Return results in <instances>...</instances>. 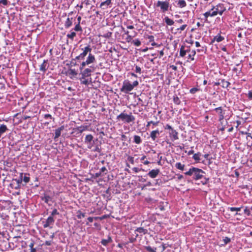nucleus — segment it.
<instances>
[{
    "mask_svg": "<svg viewBox=\"0 0 252 252\" xmlns=\"http://www.w3.org/2000/svg\"><path fill=\"white\" fill-rule=\"evenodd\" d=\"M205 172L202 169L192 167L189 171L186 172L185 174L187 176H193V179L195 180H201V183L205 185L208 182L209 179L204 177Z\"/></svg>",
    "mask_w": 252,
    "mask_h": 252,
    "instance_id": "1",
    "label": "nucleus"
},
{
    "mask_svg": "<svg viewBox=\"0 0 252 252\" xmlns=\"http://www.w3.org/2000/svg\"><path fill=\"white\" fill-rule=\"evenodd\" d=\"M139 84L137 80L134 81L131 83L128 80H125L123 82V85L120 90L121 92L127 94L133 90L134 87H137Z\"/></svg>",
    "mask_w": 252,
    "mask_h": 252,
    "instance_id": "2",
    "label": "nucleus"
},
{
    "mask_svg": "<svg viewBox=\"0 0 252 252\" xmlns=\"http://www.w3.org/2000/svg\"><path fill=\"white\" fill-rule=\"evenodd\" d=\"M88 66V67H82V64L79 66L80 74L82 76L83 78L90 77L92 73L94 72L96 69L94 65H91Z\"/></svg>",
    "mask_w": 252,
    "mask_h": 252,
    "instance_id": "3",
    "label": "nucleus"
},
{
    "mask_svg": "<svg viewBox=\"0 0 252 252\" xmlns=\"http://www.w3.org/2000/svg\"><path fill=\"white\" fill-rule=\"evenodd\" d=\"M117 119L121 120L122 122L125 123H130L135 120V117L131 113L127 114L126 113L123 112L117 116Z\"/></svg>",
    "mask_w": 252,
    "mask_h": 252,
    "instance_id": "4",
    "label": "nucleus"
},
{
    "mask_svg": "<svg viewBox=\"0 0 252 252\" xmlns=\"http://www.w3.org/2000/svg\"><path fill=\"white\" fill-rule=\"evenodd\" d=\"M164 128L165 129L169 130V135L170 138L172 141H174L179 139L178 132L176 130L173 129L170 125L167 124L165 126Z\"/></svg>",
    "mask_w": 252,
    "mask_h": 252,
    "instance_id": "5",
    "label": "nucleus"
},
{
    "mask_svg": "<svg viewBox=\"0 0 252 252\" xmlns=\"http://www.w3.org/2000/svg\"><path fill=\"white\" fill-rule=\"evenodd\" d=\"M96 62L95 56L92 53L89 54L85 61H83L80 64H82V67L90 66L91 65H94V63Z\"/></svg>",
    "mask_w": 252,
    "mask_h": 252,
    "instance_id": "6",
    "label": "nucleus"
},
{
    "mask_svg": "<svg viewBox=\"0 0 252 252\" xmlns=\"http://www.w3.org/2000/svg\"><path fill=\"white\" fill-rule=\"evenodd\" d=\"M81 50L83 51L82 53H81L80 55L77 56L75 58V59L78 60H84L85 57L87 56L88 54L91 53L92 49L90 45H88L84 48H82Z\"/></svg>",
    "mask_w": 252,
    "mask_h": 252,
    "instance_id": "7",
    "label": "nucleus"
},
{
    "mask_svg": "<svg viewBox=\"0 0 252 252\" xmlns=\"http://www.w3.org/2000/svg\"><path fill=\"white\" fill-rule=\"evenodd\" d=\"M157 6L159 7L160 8V10L162 12H165L166 11L168 10L169 6V1L167 0L165 1H158L157 3Z\"/></svg>",
    "mask_w": 252,
    "mask_h": 252,
    "instance_id": "8",
    "label": "nucleus"
},
{
    "mask_svg": "<svg viewBox=\"0 0 252 252\" xmlns=\"http://www.w3.org/2000/svg\"><path fill=\"white\" fill-rule=\"evenodd\" d=\"M215 10L217 11L218 14L220 15H222L223 12L226 10L224 6V5L222 3H219L215 6H213L211 10Z\"/></svg>",
    "mask_w": 252,
    "mask_h": 252,
    "instance_id": "9",
    "label": "nucleus"
},
{
    "mask_svg": "<svg viewBox=\"0 0 252 252\" xmlns=\"http://www.w3.org/2000/svg\"><path fill=\"white\" fill-rule=\"evenodd\" d=\"M214 111L219 115V121L221 123L224 118L225 110H223L221 107H219L215 108Z\"/></svg>",
    "mask_w": 252,
    "mask_h": 252,
    "instance_id": "10",
    "label": "nucleus"
},
{
    "mask_svg": "<svg viewBox=\"0 0 252 252\" xmlns=\"http://www.w3.org/2000/svg\"><path fill=\"white\" fill-rule=\"evenodd\" d=\"M55 222V219L53 218L52 216H49L46 220V221L43 224L44 228L50 227L52 228V227L51 225H53Z\"/></svg>",
    "mask_w": 252,
    "mask_h": 252,
    "instance_id": "11",
    "label": "nucleus"
},
{
    "mask_svg": "<svg viewBox=\"0 0 252 252\" xmlns=\"http://www.w3.org/2000/svg\"><path fill=\"white\" fill-rule=\"evenodd\" d=\"M160 170L158 169H152L148 173V175L151 178H155L158 175Z\"/></svg>",
    "mask_w": 252,
    "mask_h": 252,
    "instance_id": "12",
    "label": "nucleus"
},
{
    "mask_svg": "<svg viewBox=\"0 0 252 252\" xmlns=\"http://www.w3.org/2000/svg\"><path fill=\"white\" fill-rule=\"evenodd\" d=\"M134 232L136 235V238H137L139 235L138 233L146 234L148 233V230L143 227H138L135 230Z\"/></svg>",
    "mask_w": 252,
    "mask_h": 252,
    "instance_id": "13",
    "label": "nucleus"
},
{
    "mask_svg": "<svg viewBox=\"0 0 252 252\" xmlns=\"http://www.w3.org/2000/svg\"><path fill=\"white\" fill-rule=\"evenodd\" d=\"M159 131L158 129H156L151 131L150 133V137L153 141H155L156 139V138L159 136Z\"/></svg>",
    "mask_w": 252,
    "mask_h": 252,
    "instance_id": "14",
    "label": "nucleus"
},
{
    "mask_svg": "<svg viewBox=\"0 0 252 252\" xmlns=\"http://www.w3.org/2000/svg\"><path fill=\"white\" fill-rule=\"evenodd\" d=\"M81 84L85 85L88 86L90 83L92 82V78L88 77H84L83 78L82 76H81L80 78Z\"/></svg>",
    "mask_w": 252,
    "mask_h": 252,
    "instance_id": "15",
    "label": "nucleus"
},
{
    "mask_svg": "<svg viewBox=\"0 0 252 252\" xmlns=\"http://www.w3.org/2000/svg\"><path fill=\"white\" fill-rule=\"evenodd\" d=\"M48 68L47 60H44L43 63L41 64L39 67V70L43 72H45Z\"/></svg>",
    "mask_w": 252,
    "mask_h": 252,
    "instance_id": "16",
    "label": "nucleus"
},
{
    "mask_svg": "<svg viewBox=\"0 0 252 252\" xmlns=\"http://www.w3.org/2000/svg\"><path fill=\"white\" fill-rule=\"evenodd\" d=\"M224 38L221 36L220 34L217 35L216 36H214L213 39L211 40V43H213L215 41H217V42H220L222 41L223 40H224Z\"/></svg>",
    "mask_w": 252,
    "mask_h": 252,
    "instance_id": "17",
    "label": "nucleus"
},
{
    "mask_svg": "<svg viewBox=\"0 0 252 252\" xmlns=\"http://www.w3.org/2000/svg\"><path fill=\"white\" fill-rule=\"evenodd\" d=\"M175 2L178 7L182 8L187 6V3L185 0H177Z\"/></svg>",
    "mask_w": 252,
    "mask_h": 252,
    "instance_id": "18",
    "label": "nucleus"
},
{
    "mask_svg": "<svg viewBox=\"0 0 252 252\" xmlns=\"http://www.w3.org/2000/svg\"><path fill=\"white\" fill-rule=\"evenodd\" d=\"M64 128V127L63 126H61V127H59L58 129H56L55 130V137H54V139H56V138H58L60 135H61V131L62 130H63Z\"/></svg>",
    "mask_w": 252,
    "mask_h": 252,
    "instance_id": "19",
    "label": "nucleus"
},
{
    "mask_svg": "<svg viewBox=\"0 0 252 252\" xmlns=\"http://www.w3.org/2000/svg\"><path fill=\"white\" fill-rule=\"evenodd\" d=\"M111 3V0H106L103 2H102L100 4V7L102 9H105Z\"/></svg>",
    "mask_w": 252,
    "mask_h": 252,
    "instance_id": "20",
    "label": "nucleus"
},
{
    "mask_svg": "<svg viewBox=\"0 0 252 252\" xmlns=\"http://www.w3.org/2000/svg\"><path fill=\"white\" fill-rule=\"evenodd\" d=\"M72 24V18H70L68 17L66 19V20L64 23V27L66 29H68L71 26Z\"/></svg>",
    "mask_w": 252,
    "mask_h": 252,
    "instance_id": "21",
    "label": "nucleus"
},
{
    "mask_svg": "<svg viewBox=\"0 0 252 252\" xmlns=\"http://www.w3.org/2000/svg\"><path fill=\"white\" fill-rule=\"evenodd\" d=\"M8 130L7 127L5 125H0V137L1 135Z\"/></svg>",
    "mask_w": 252,
    "mask_h": 252,
    "instance_id": "22",
    "label": "nucleus"
},
{
    "mask_svg": "<svg viewBox=\"0 0 252 252\" xmlns=\"http://www.w3.org/2000/svg\"><path fill=\"white\" fill-rule=\"evenodd\" d=\"M164 20L165 22L166 23V24L168 26H172V25H173L174 24V21L173 20L170 19L167 16H166L164 18Z\"/></svg>",
    "mask_w": 252,
    "mask_h": 252,
    "instance_id": "23",
    "label": "nucleus"
},
{
    "mask_svg": "<svg viewBox=\"0 0 252 252\" xmlns=\"http://www.w3.org/2000/svg\"><path fill=\"white\" fill-rule=\"evenodd\" d=\"M112 240L110 237H108L107 239H102L101 241V243L102 245L106 246L108 243H111Z\"/></svg>",
    "mask_w": 252,
    "mask_h": 252,
    "instance_id": "24",
    "label": "nucleus"
},
{
    "mask_svg": "<svg viewBox=\"0 0 252 252\" xmlns=\"http://www.w3.org/2000/svg\"><path fill=\"white\" fill-rule=\"evenodd\" d=\"M196 54V51L195 50H192L189 51V54L188 56V59H190L191 61H193L194 60V57Z\"/></svg>",
    "mask_w": 252,
    "mask_h": 252,
    "instance_id": "25",
    "label": "nucleus"
},
{
    "mask_svg": "<svg viewBox=\"0 0 252 252\" xmlns=\"http://www.w3.org/2000/svg\"><path fill=\"white\" fill-rule=\"evenodd\" d=\"M93 139V136L92 134H88L86 136L85 138V143L86 144H88L91 142Z\"/></svg>",
    "mask_w": 252,
    "mask_h": 252,
    "instance_id": "26",
    "label": "nucleus"
},
{
    "mask_svg": "<svg viewBox=\"0 0 252 252\" xmlns=\"http://www.w3.org/2000/svg\"><path fill=\"white\" fill-rule=\"evenodd\" d=\"M187 53V50L185 49V46H182L180 49V56L182 57H183L185 56Z\"/></svg>",
    "mask_w": 252,
    "mask_h": 252,
    "instance_id": "27",
    "label": "nucleus"
},
{
    "mask_svg": "<svg viewBox=\"0 0 252 252\" xmlns=\"http://www.w3.org/2000/svg\"><path fill=\"white\" fill-rule=\"evenodd\" d=\"M220 83L221 84L222 87L224 88H227L230 84L228 81H226L224 79L221 80Z\"/></svg>",
    "mask_w": 252,
    "mask_h": 252,
    "instance_id": "28",
    "label": "nucleus"
},
{
    "mask_svg": "<svg viewBox=\"0 0 252 252\" xmlns=\"http://www.w3.org/2000/svg\"><path fill=\"white\" fill-rule=\"evenodd\" d=\"M134 142L137 144H139L141 143L142 140L141 137L138 135H134L133 137Z\"/></svg>",
    "mask_w": 252,
    "mask_h": 252,
    "instance_id": "29",
    "label": "nucleus"
},
{
    "mask_svg": "<svg viewBox=\"0 0 252 252\" xmlns=\"http://www.w3.org/2000/svg\"><path fill=\"white\" fill-rule=\"evenodd\" d=\"M185 165L184 164H182L181 162H177L175 164V167L179 170L183 171L184 170V167Z\"/></svg>",
    "mask_w": 252,
    "mask_h": 252,
    "instance_id": "30",
    "label": "nucleus"
},
{
    "mask_svg": "<svg viewBox=\"0 0 252 252\" xmlns=\"http://www.w3.org/2000/svg\"><path fill=\"white\" fill-rule=\"evenodd\" d=\"M201 156L200 153H197L193 155L192 158L195 161L199 162L200 160V157Z\"/></svg>",
    "mask_w": 252,
    "mask_h": 252,
    "instance_id": "31",
    "label": "nucleus"
},
{
    "mask_svg": "<svg viewBox=\"0 0 252 252\" xmlns=\"http://www.w3.org/2000/svg\"><path fill=\"white\" fill-rule=\"evenodd\" d=\"M30 178L26 173H24V175L23 176V181H24L25 183H28L30 181Z\"/></svg>",
    "mask_w": 252,
    "mask_h": 252,
    "instance_id": "32",
    "label": "nucleus"
},
{
    "mask_svg": "<svg viewBox=\"0 0 252 252\" xmlns=\"http://www.w3.org/2000/svg\"><path fill=\"white\" fill-rule=\"evenodd\" d=\"M173 100L174 103L177 105H179L181 103L180 99L176 95H174Z\"/></svg>",
    "mask_w": 252,
    "mask_h": 252,
    "instance_id": "33",
    "label": "nucleus"
},
{
    "mask_svg": "<svg viewBox=\"0 0 252 252\" xmlns=\"http://www.w3.org/2000/svg\"><path fill=\"white\" fill-rule=\"evenodd\" d=\"M76 34L74 32H70V33H68L66 35L67 37L70 38L71 40L74 39V37L76 36Z\"/></svg>",
    "mask_w": 252,
    "mask_h": 252,
    "instance_id": "34",
    "label": "nucleus"
},
{
    "mask_svg": "<svg viewBox=\"0 0 252 252\" xmlns=\"http://www.w3.org/2000/svg\"><path fill=\"white\" fill-rule=\"evenodd\" d=\"M68 74L73 76H75L77 75V73L75 69L70 68L68 70Z\"/></svg>",
    "mask_w": 252,
    "mask_h": 252,
    "instance_id": "35",
    "label": "nucleus"
},
{
    "mask_svg": "<svg viewBox=\"0 0 252 252\" xmlns=\"http://www.w3.org/2000/svg\"><path fill=\"white\" fill-rule=\"evenodd\" d=\"M242 207H243L242 206H241L240 207H229L228 208V209L229 210H230L231 212H234V211L238 212L241 210V209Z\"/></svg>",
    "mask_w": 252,
    "mask_h": 252,
    "instance_id": "36",
    "label": "nucleus"
},
{
    "mask_svg": "<svg viewBox=\"0 0 252 252\" xmlns=\"http://www.w3.org/2000/svg\"><path fill=\"white\" fill-rule=\"evenodd\" d=\"M187 25H186V24L183 25L180 28L177 29L176 30L177 31V32L181 33L182 31H184L185 30V29L187 28Z\"/></svg>",
    "mask_w": 252,
    "mask_h": 252,
    "instance_id": "37",
    "label": "nucleus"
},
{
    "mask_svg": "<svg viewBox=\"0 0 252 252\" xmlns=\"http://www.w3.org/2000/svg\"><path fill=\"white\" fill-rule=\"evenodd\" d=\"M145 249L149 252H156L157 249L156 248H152L150 246L145 247Z\"/></svg>",
    "mask_w": 252,
    "mask_h": 252,
    "instance_id": "38",
    "label": "nucleus"
},
{
    "mask_svg": "<svg viewBox=\"0 0 252 252\" xmlns=\"http://www.w3.org/2000/svg\"><path fill=\"white\" fill-rule=\"evenodd\" d=\"M24 175L23 173H21L20 174V176L19 179H16L15 181L17 182V183L19 184H21L23 181V176Z\"/></svg>",
    "mask_w": 252,
    "mask_h": 252,
    "instance_id": "39",
    "label": "nucleus"
},
{
    "mask_svg": "<svg viewBox=\"0 0 252 252\" xmlns=\"http://www.w3.org/2000/svg\"><path fill=\"white\" fill-rule=\"evenodd\" d=\"M223 242L224 243L223 244H222V246H225L230 242V239L228 237H225L223 239Z\"/></svg>",
    "mask_w": 252,
    "mask_h": 252,
    "instance_id": "40",
    "label": "nucleus"
},
{
    "mask_svg": "<svg viewBox=\"0 0 252 252\" xmlns=\"http://www.w3.org/2000/svg\"><path fill=\"white\" fill-rule=\"evenodd\" d=\"M133 35L132 36V35H127V37H126V39L127 41L129 42V41H131V39H132V37H134V36H135L137 35V33L136 32H135V31H134V32H133Z\"/></svg>",
    "mask_w": 252,
    "mask_h": 252,
    "instance_id": "41",
    "label": "nucleus"
},
{
    "mask_svg": "<svg viewBox=\"0 0 252 252\" xmlns=\"http://www.w3.org/2000/svg\"><path fill=\"white\" fill-rule=\"evenodd\" d=\"M74 30L76 32H82V29L81 27L80 26V24L77 23L75 26Z\"/></svg>",
    "mask_w": 252,
    "mask_h": 252,
    "instance_id": "42",
    "label": "nucleus"
},
{
    "mask_svg": "<svg viewBox=\"0 0 252 252\" xmlns=\"http://www.w3.org/2000/svg\"><path fill=\"white\" fill-rule=\"evenodd\" d=\"M132 43L137 47L139 46L141 44V41L138 39H135L132 41Z\"/></svg>",
    "mask_w": 252,
    "mask_h": 252,
    "instance_id": "43",
    "label": "nucleus"
},
{
    "mask_svg": "<svg viewBox=\"0 0 252 252\" xmlns=\"http://www.w3.org/2000/svg\"><path fill=\"white\" fill-rule=\"evenodd\" d=\"M85 217V213H82L80 211H79L77 212V217L78 218V219H82L83 218H84Z\"/></svg>",
    "mask_w": 252,
    "mask_h": 252,
    "instance_id": "44",
    "label": "nucleus"
},
{
    "mask_svg": "<svg viewBox=\"0 0 252 252\" xmlns=\"http://www.w3.org/2000/svg\"><path fill=\"white\" fill-rule=\"evenodd\" d=\"M112 33L110 32H108L105 33L103 34V35H102V37L105 38H110L112 36Z\"/></svg>",
    "mask_w": 252,
    "mask_h": 252,
    "instance_id": "45",
    "label": "nucleus"
},
{
    "mask_svg": "<svg viewBox=\"0 0 252 252\" xmlns=\"http://www.w3.org/2000/svg\"><path fill=\"white\" fill-rule=\"evenodd\" d=\"M244 212L248 216L251 215V211L247 206L245 207Z\"/></svg>",
    "mask_w": 252,
    "mask_h": 252,
    "instance_id": "46",
    "label": "nucleus"
},
{
    "mask_svg": "<svg viewBox=\"0 0 252 252\" xmlns=\"http://www.w3.org/2000/svg\"><path fill=\"white\" fill-rule=\"evenodd\" d=\"M43 117L45 119H52L53 121H54V118L53 117H52L51 115L49 114H46L43 115Z\"/></svg>",
    "mask_w": 252,
    "mask_h": 252,
    "instance_id": "47",
    "label": "nucleus"
},
{
    "mask_svg": "<svg viewBox=\"0 0 252 252\" xmlns=\"http://www.w3.org/2000/svg\"><path fill=\"white\" fill-rule=\"evenodd\" d=\"M151 124H153L154 126H157L158 124V122H154L152 121H149L147 123V124L146 125V127H148L150 126Z\"/></svg>",
    "mask_w": 252,
    "mask_h": 252,
    "instance_id": "48",
    "label": "nucleus"
},
{
    "mask_svg": "<svg viewBox=\"0 0 252 252\" xmlns=\"http://www.w3.org/2000/svg\"><path fill=\"white\" fill-rule=\"evenodd\" d=\"M198 91H199V89L198 88H192L191 89H190L189 93L192 94H195L196 92H197Z\"/></svg>",
    "mask_w": 252,
    "mask_h": 252,
    "instance_id": "49",
    "label": "nucleus"
},
{
    "mask_svg": "<svg viewBox=\"0 0 252 252\" xmlns=\"http://www.w3.org/2000/svg\"><path fill=\"white\" fill-rule=\"evenodd\" d=\"M59 213L57 209H54L52 212H51V214L50 216H52L53 217L54 216L56 215H59Z\"/></svg>",
    "mask_w": 252,
    "mask_h": 252,
    "instance_id": "50",
    "label": "nucleus"
},
{
    "mask_svg": "<svg viewBox=\"0 0 252 252\" xmlns=\"http://www.w3.org/2000/svg\"><path fill=\"white\" fill-rule=\"evenodd\" d=\"M92 151L100 153L101 152V149L99 148V146L97 145L94 147V148L92 149Z\"/></svg>",
    "mask_w": 252,
    "mask_h": 252,
    "instance_id": "51",
    "label": "nucleus"
},
{
    "mask_svg": "<svg viewBox=\"0 0 252 252\" xmlns=\"http://www.w3.org/2000/svg\"><path fill=\"white\" fill-rule=\"evenodd\" d=\"M210 17H214L215 16H216L218 13L217 12V11L215 10H210Z\"/></svg>",
    "mask_w": 252,
    "mask_h": 252,
    "instance_id": "52",
    "label": "nucleus"
},
{
    "mask_svg": "<svg viewBox=\"0 0 252 252\" xmlns=\"http://www.w3.org/2000/svg\"><path fill=\"white\" fill-rule=\"evenodd\" d=\"M203 15L206 20L208 18L209 16H210V11H207L203 14Z\"/></svg>",
    "mask_w": 252,
    "mask_h": 252,
    "instance_id": "53",
    "label": "nucleus"
},
{
    "mask_svg": "<svg viewBox=\"0 0 252 252\" xmlns=\"http://www.w3.org/2000/svg\"><path fill=\"white\" fill-rule=\"evenodd\" d=\"M132 171H134L135 173H138V172H139L141 170H142L143 171L144 170L142 169H140V168H138L137 167H133L132 168Z\"/></svg>",
    "mask_w": 252,
    "mask_h": 252,
    "instance_id": "54",
    "label": "nucleus"
},
{
    "mask_svg": "<svg viewBox=\"0 0 252 252\" xmlns=\"http://www.w3.org/2000/svg\"><path fill=\"white\" fill-rule=\"evenodd\" d=\"M51 197L49 196H45L42 199L46 203H48L50 200Z\"/></svg>",
    "mask_w": 252,
    "mask_h": 252,
    "instance_id": "55",
    "label": "nucleus"
},
{
    "mask_svg": "<svg viewBox=\"0 0 252 252\" xmlns=\"http://www.w3.org/2000/svg\"><path fill=\"white\" fill-rule=\"evenodd\" d=\"M127 160L131 163H134V158L132 157L129 156L127 158Z\"/></svg>",
    "mask_w": 252,
    "mask_h": 252,
    "instance_id": "56",
    "label": "nucleus"
},
{
    "mask_svg": "<svg viewBox=\"0 0 252 252\" xmlns=\"http://www.w3.org/2000/svg\"><path fill=\"white\" fill-rule=\"evenodd\" d=\"M135 72L136 73H138L139 74H141V69L139 66H136L135 67Z\"/></svg>",
    "mask_w": 252,
    "mask_h": 252,
    "instance_id": "57",
    "label": "nucleus"
},
{
    "mask_svg": "<svg viewBox=\"0 0 252 252\" xmlns=\"http://www.w3.org/2000/svg\"><path fill=\"white\" fill-rule=\"evenodd\" d=\"M87 128V126H81L79 127V131L80 132H82L83 131H85Z\"/></svg>",
    "mask_w": 252,
    "mask_h": 252,
    "instance_id": "58",
    "label": "nucleus"
},
{
    "mask_svg": "<svg viewBox=\"0 0 252 252\" xmlns=\"http://www.w3.org/2000/svg\"><path fill=\"white\" fill-rule=\"evenodd\" d=\"M100 172H101V173H105L106 174V171H107V169L105 167L103 166L100 169Z\"/></svg>",
    "mask_w": 252,
    "mask_h": 252,
    "instance_id": "59",
    "label": "nucleus"
},
{
    "mask_svg": "<svg viewBox=\"0 0 252 252\" xmlns=\"http://www.w3.org/2000/svg\"><path fill=\"white\" fill-rule=\"evenodd\" d=\"M2 3L4 5L7 4V0H0V4Z\"/></svg>",
    "mask_w": 252,
    "mask_h": 252,
    "instance_id": "60",
    "label": "nucleus"
},
{
    "mask_svg": "<svg viewBox=\"0 0 252 252\" xmlns=\"http://www.w3.org/2000/svg\"><path fill=\"white\" fill-rule=\"evenodd\" d=\"M121 140L122 141H126L127 140V137L125 134H122L121 135Z\"/></svg>",
    "mask_w": 252,
    "mask_h": 252,
    "instance_id": "61",
    "label": "nucleus"
},
{
    "mask_svg": "<svg viewBox=\"0 0 252 252\" xmlns=\"http://www.w3.org/2000/svg\"><path fill=\"white\" fill-rule=\"evenodd\" d=\"M34 245V243L33 241H32L30 244L29 245V247L30 248V250L32 249H34L33 246Z\"/></svg>",
    "mask_w": 252,
    "mask_h": 252,
    "instance_id": "62",
    "label": "nucleus"
},
{
    "mask_svg": "<svg viewBox=\"0 0 252 252\" xmlns=\"http://www.w3.org/2000/svg\"><path fill=\"white\" fill-rule=\"evenodd\" d=\"M102 173L101 172L99 171L95 174V177H99V176H101L102 175Z\"/></svg>",
    "mask_w": 252,
    "mask_h": 252,
    "instance_id": "63",
    "label": "nucleus"
},
{
    "mask_svg": "<svg viewBox=\"0 0 252 252\" xmlns=\"http://www.w3.org/2000/svg\"><path fill=\"white\" fill-rule=\"evenodd\" d=\"M248 97L250 99H252V92H249Z\"/></svg>",
    "mask_w": 252,
    "mask_h": 252,
    "instance_id": "64",
    "label": "nucleus"
}]
</instances>
